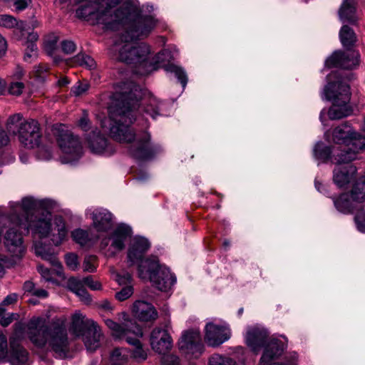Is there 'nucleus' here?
Instances as JSON below:
<instances>
[{
  "label": "nucleus",
  "instance_id": "nucleus-1",
  "mask_svg": "<svg viewBox=\"0 0 365 365\" xmlns=\"http://www.w3.org/2000/svg\"><path fill=\"white\" fill-rule=\"evenodd\" d=\"M61 4L69 0H58ZM86 4L77 15L93 24H103L108 29L125 27L130 40L147 37L157 24L150 15H140V9L128 0H75Z\"/></svg>",
  "mask_w": 365,
  "mask_h": 365
},
{
  "label": "nucleus",
  "instance_id": "nucleus-2",
  "mask_svg": "<svg viewBox=\"0 0 365 365\" xmlns=\"http://www.w3.org/2000/svg\"><path fill=\"white\" fill-rule=\"evenodd\" d=\"M138 92V87L132 82L123 83L113 94V98L116 101L114 105L116 113L107 120L114 140L120 143H132L130 154L135 158L147 160L155 153V149L150 144V134L143 131L137 135L130 128L133 119L145 129L149 126L146 120L135 116V111L139 108Z\"/></svg>",
  "mask_w": 365,
  "mask_h": 365
},
{
  "label": "nucleus",
  "instance_id": "nucleus-3",
  "mask_svg": "<svg viewBox=\"0 0 365 365\" xmlns=\"http://www.w3.org/2000/svg\"><path fill=\"white\" fill-rule=\"evenodd\" d=\"M150 244L144 237H134L128 251V262L130 266L137 264L138 276L150 280L160 291L166 292L175 284L176 278L169 269L159 264L156 257L144 259Z\"/></svg>",
  "mask_w": 365,
  "mask_h": 365
},
{
  "label": "nucleus",
  "instance_id": "nucleus-4",
  "mask_svg": "<svg viewBox=\"0 0 365 365\" xmlns=\"http://www.w3.org/2000/svg\"><path fill=\"white\" fill-rule=\"evenodd\" d=\"M28 336L36 346L53 351L56 357L64 358L68 354L67 330L59 319L46 325L44 318L33 317L28 324Z\"/></svg>",
  "mask_w": 365,
  "mask_h": 365
},
{
  "label": "nucleus",
  "instance_id": "nucleus-5",
  "mask_svg": "<svg viewBox=\"0 0 365 365\" xmlns=\"http://www.w3.org/2000/svg\"><path fill=\"white\" fill-rule=\"evenodd\" d=\"M14 223L17 225H23L24 230L31 232L34 248L36 242L45 246L38 241V239L50 237L51 240L56 246L60 245L67 239L68 229L63 219L57 216L52 221L51 215L48 212H36L26 222H23V220L18 217L16 222Z\"/></svg>",
  "mask_w": 365,
  "mask_h": 365
},
{
  "label": "nucleus",
  "instance_id": "nucleus-6",
  "mask_svg": "<svg viewBox=\"0 0 365 365\" xmlns=\"http://www.w3.org/2000/svg\"><path fill=\"white\" fill-rule=\"evenodd\" d=\"M110 52L114 59L132 64L137 74L147 75L155 69V66L149 61V46L145 43L135 44L123 36L111 47Z\"/></svg>",
  "mask_w": 365,
  "mask_h": 365
},
{
  "label": "nucleus",
  "instance_id": "nucleus-7",
  "mask_svg": "<svg viewBox=\"0 0 365 365\" xmlns=\"http://www.w3.org/2000/svg\"><path fill=\"white\" fill-rule=\"evenodd\" d=\"M245 339L247 346L256 353L266 345L260 359L262 365L280 356L285 349L284 344L278 339H269L268 331L258 325L247 327Z\"/></svg>",
  "mask_w": 365,
  "mask_h": 365
},
{
  "label": "nucleus",
  "instance_id": "nucleus-8",
  "mask_svg": "<svg viewBox=\"0 0 365 365\" xmlns=\"http://www.w3.org/2000/svg\"><path fill=\"white\" fill-rule=\"evenodd\" d=\"M327 99L332 101L328 111L331 120H339L350 115L353 108L349 104L351 93L349 86L341 81L329 82L324 90Z\"/></svg>",
  "mask_w": 365,
  "mask_h": 365
},
{
  "label": "nucleus",
  "instance_id": "nucleus-9",
  "mask_svg": "<svg viewBox=\"0 0 365 365\" xmlns=\"http://www.w3.org/2000/svg\"><path fill=\"white\" fill-rule=\"evenodd\" d=\"M22 115L15 114L6 123L9 133L17 135L21 144L28 149L38 148L41 141L40 125L37 120L29 119L21 121Z\"/></svg>",
  "mask_w": 365,
  "mask_h": 365
},
{
  "label": "nucleus",
  "instance_id": "nucleus-10",
  "mask_svg": "<svg viewBox=\"0 0 365 365\" xmlns=\"http://www.w3.org/2000/svg\"><path fill=\"white\" fill-rule=\"evenodd\" d=\"M105 323L111 330L113 336L118 339H124L134 346L132 357L138 361H144L148 357L147 351L143 348L138 339L143 336V331L136 322L129 321L120 325L112 319H105Z\"/></svg>",
  "mask_w": 365,
  "mask_h": 365
},
{
  "label": "nucleus",
  "instance_id": "nucleus-11",
  "mask_svg": "<svg viewBox=\"0 0 365 365\" xmlns=\"http://www.w3.org/2000/svg\"><path fill=\"white\" fill-rule=\"evenodd\" d=\"M11 217L2 215L0 217V231L1 234L6 230L4 243L7 251L11 254L13 258L20 259L25 252V246L23 242V237L20 230L24 229L23 225H17L14 222Z\"/></svg>",
  "mask_w": 365,
  "mask_h": 365
},
{
  "label": "nucleus",
  "instance_id": "nucleus-12",
  "mask_svg": "<svg viewBox=\"0 0 365 365\" xmlns=\"http://www.w3.org/2000/svg\"><path fill=\"white\" fill-rule=\"evenodd\" d=\"M35 253L43 260L47 261L52 266V269L41 264L38 266V271L46 282H51L53 284H58L59 282L56 277L61 279H65L62 265L56 254L51 251L50 247L43 246L41 244L36 242Z\"/></svg>",
  "mask_w": 365,
  "mask_h": 365
},
{
  "label": "nucleus",
  "instance_id": "nucleus-13",
  "mask_svg": "<svg viewBox=\"0 0 365 365\" xmlns=\"http://www.w3.org/2000/svg\"><path fill=\"white\" fill-rule=\"evenodd\" d=\"M58 143L63 155L61 161L71 163L78 160L82 155V145L78 136L68 130L62 131L58 137Z\"/></svg>",
  "mask_w": 365,
  "mask_h": 365
},
{
  "label": "nucleus",
  "instance_id": "nucleus-14",
  "mask_svg": "<svg viewBox=\"0 0 365 365\" xmlns=\"http://www.w3.org/2000/svg\"><path fill=\"white\" fill-rule=\"evenodd\" d=\"M346 150L341 152L339 155L335 157L334 160L338 164H346L357 158V154L365 150V136L360 133L355 132L354 135L345 145Z\"/></svg>",
  "mask_w": 365,
  "mask_h": 365
},
{
  "label": "nucleus",
  "instance_id": "nucleus-15",
  "mask_svg": "<svg viewBox=\"0 0 365 365\" xmlns=\"http://www.w3.org/2000/svg\"><path fill=\"white\" fill-rule=\"evenodd\" d=\"M39 205V202L32 197H25L21 202H11L10 212L5 216L11 217L14 220L19 217L23 222H26L31 219V215H35L33 212H36Z\"/></svg>",
  "mask_w": 365,
  "mask_h": 365
},
{
  "label": "nucleus",
  "instance_id": "nucleus-16",
  "mask_svg": "<svg viewBox=\"0 0 365 365\" xmlns=\"http://www.w3.org/2000/svg\"><path fill=\"white\" fill-rule=\"evenodd\" d=\"M178 346L179 349L185 354L198 357L203 350L199 330H190L184 332L178 342Z\"/></svg>",
  "mask_w": 365,
  "mask_h": 365
},
{
  "label": "nucleus",
  "instance_id": "nucleus-17",
  "mask_svg": "<svg viewBox=\"0 0 365 365\" xmlns=\"http://www.w3.org/2000/svg\"><path fill=\"white\" fill-rule=\"evenodd\" d=\"M131 229L129 226L125 225H120L115 230L112 235L108 238L103 239L101 242V248L107 247L110 242L108 252L110 255L121 251L125 247V241L130 235Z\"/></svg>",
  "mask_w": 365,
  "mask_h": 365
},
{
  "label": "nucleus",
  "instance_id": "nucleus-18",
  "mask_svg": "<svg viewBox=\"0 0 365 365\" xmlns=\"http://www.w3.org/2000/svg\"><path fill=\"white\" fill-rule=\"evenodd\" d=\"M360 55L358 51L348 52L337 51L327 60L326 64L329 67H339L344 69L355 68L359 64Z\"/></svg>",
  "mask_w": 365,
  "mask_h": 365
},
{
  "label": "nucleus",
  "instance_id": "nucleus-19",
  "mask_svg": "<svg viewBox=\"0 0 365 365\" xmlns=\"http://www.w3.org/2000/svg\"><path fill=\"white\" fill-rule=\"evenodd\" d=\"M150 344L155 352L165 354L172 349L173 340L167 329L155 327L150 333Z\"/></svg>",
  "mask_w": 365,
  "mask_h": 365
},
{
  "label": "nucleus",
  "instance_id": "nucleus-20",
  "mask_svg": "<svg viewBox=\"0 0 365 365\" xmlns=\"http://www.w3.org/2000/svg\"><path fill=\"white\" fill-rule=\"evenodd\" d=\"M205 340L212 346H218L227 341L230 336V329L225 325L208 322L205 326Z\"/></svg>",
  "mask_w": 365,
  "mask_h": 365
},
{
  "label": "nucleus",
  "instance_id": "nucleus-21",
  "mask_svg": "<svg viewBox=\"0 0 365 365\" xmlns=\"http://www.w3.org/2000/svg\"><path fill=\"white\" fill-rule=\"evenodd\" d=\"M93 220V227L97 232H107L113 226V215L106 209H88L86 212Z\"/></svg>",
  "mask_w": 365,
  "mask_h": 365
},
{
  "label": "nucleus",
  "instance_id": "nucleus-22",
  "mask_svg": "<svg viewBox=\"0 0 365 365\" xmlns=\"http://www.w3.org/2000/svg\"><path fill=\"white\" fill-rule=\"evenodd\" d=\"M132 312L141 322H153L158 317L155 308L151 304L142 300L133 303Z\"/></svg>",
  "mask_w": 365,
  "mask_h": 365
},
{
  "label": "nucleus",
  "instance_id": "nucleus-23",
  "mask_svg": "<svg viewBox=\"0 0 365 365\" xmlns=\"http://www.w3.org/2000/svg\"><path fill=\"white\" fill-rule=\"evenodd\" d=\"M356 167L351 165H338L333 171V180L339 187H345L354 178Z\"/></svg>",
  "mask_w": 365,
  "mask_h": 365
},
{
  "label": "nucleus",
  "instance_id": "nucleus-24",
  "mask_svg": "<svg viewBox=\"0 0 365 365\" xmlns=\"http://www.w3.org/2000/svg\"><path fill=\"white\" fill-rule=\"evenodd\" d=\"M88 144L91 150L96 154L111 155L114 150L108 144L107 139L96 131H93L88 138Z\"/></svg>",
  "mask_w": 365,
  "mask_h": 365
},
{
  "label": "nucleus",
  "instance_id": "nucleus-25",
  "mask_svg": "<svg viewBox=\"0 0 365 365\" xmlns=\"http://www.w3.org/2000/svg\"><path fill=\"white\" fill-rule=\"evenodd\" d=\"M97 324L92 319L86 318L81 312H77L72 316L71 331L76 336L83 335Z\"/></svg>",
  "mask_w": 365,
  "mask_h": 365
},
{
  "label": "nucleus",
  "instance_id": "nucleus-26",
  "mask_svg": "<svg viewBox=\"0 0 365 365\" xmlns=\"http://www.w3.org/2000/svg\"><path fill=\"white\" fill-rule=\"evenodd\" d=\"M71 237L81 247L88 248L98 241L99 235L94 234L91 230L76 229L71 232Z\"/></svg>",
  "mask_w": 365,
  "mask_h": 365
},
{
  "label": "nucleus",
  "instance_id": "nucleus-27",
  "mask_svg": "<svg viewBox=\"0 0 365 365\" xmlns=\"http://www.w3.org/2000/svg\"><path fill=\"white\" fill-rule=\"evenodd\" d=\"M336 208L343 213H351L362 210L361 207L351 199L350 193H343L334 200Z\"/></svg>",
  "mask_w": 365,
  "mask_h": 365
},
{
  "label": "nucleus",
  "instance_id": "nucleus-28",
  "mask_svg": "<svg viewBox=\"0 0 365 365\" xmlns=\"http://www.w3.org/2000/svg\"><path fill=\"white\" fill-rule=\"evenodd\" d=\"M355 130L348 123H342L334 128L332 133V140L334 143L344 145L350 141Z\"/></svg>",
  "mask_w": 365,
  "mask_h": 365
},
{
  "label": "nucleus",
  "instance_id": "nucleus-29",
  "mask_svg": "<svg viewBox=\"0 0 365 365\" xmlns=\"http://www.w3.org/2000/svg\"><path fill=\"white\" fill-rule=\"evenodd\" d=\"M356 0H343L339 10V16L341 21H347L356 25L357 18L356 16Z\"/></svg>",
  "mask_w": 365,
  "mask_h": 365
},
{
  "label": "nucleus",
  "instance_id": "nucleus-30",
  "mask_svg": "<svg viewBox=\"0 0 365 365\" xmlns=\"http://www.w3.org/2000/svg\"><path fill=\"white\" fill-rule=\"evenodd\" d=\"M10 349L11 350L8 357L11 364L21 365L27 361V351L13 339H10Z\"/></svg>",
  "mask_w": 365,
  "mask_h": 365
},
{
  "label": "nucleus",
  "instance_id": "nucleus-31",
  "mask_svg": "<svg viewBox=\"0 0 365 365\" xmlns=\"http://www.w3.org/2000/svg\"><path fill=\"white\" fill-rule=\"evenodd\" d=\"M67 287L85 304L91 302V297L84 287L83 279L80 280L75 277H71L68 280Z\"/></svg>",
  "mask_w": 365,
  "mask_h": 365
},
{
  "label": "nucleus",
  "instance_id": "nucleus-32",
  "mask_svg": "<svg viewBox=\"0 0 365 365\" xmlns=\"http://www.w3.org/2000/svg\"><path fill=\"white\" fill-rule=\"evenodd\" d=\"M101 337V330L97 324L83 336V341L86 349L90 351L96 350L100 346Z\"/></svg>",
  "mask_w": 365,
  "mask_h": 365
},
{
  "label": "nucleus",
  "instance_id": "nucleus-33",
  "mask_svg": "<svg viewBox=\"0 0 365 365\" xmlns=\"http://www.w3.org/2000/svg\"><path fill=\"white\" fill-rule=\"evenodd\" d=\"M351 199L364 210L365 203V177L359 178L350 191Z\"/></svg>",
  "mask_w": 365,
  "mask_h": 365
},
{
  "label": "nucleus",
  "instance_id": "nucleus-34",
  "mask_svg": "<svg viewBox=\"0 0 365 365\" xmlns=\"http://www.w3.org/2000/svg\"><path fill=\"white\" fill-rule=\"evenodd\" d=\"M339 36L342 46L346 48L354 47L358 40L354 31L347 25H344L341 28Z\"/></svg>",
  "mask_w": 365,
  "mask_h": 365
},
{
  "label": "nucleus",
  "instance_id": "nucleus-35",
  "mask_svg": "<svg viewBox=\"0 0 365 365\" xmlns=\"http://www.w3.org/2000/svg\"><path fill=\"white\" fill-rule=\"evenodd\" d=\"M163 103H160L156 98H150L148 102L144 103L143 111L150 115L153 119L160 115Z\"/></svg>",
  "mask_w": 365,
  "mask_h": 365
},
{
  "label": "nucleus",
  "instance_id": "nucleus-36",
  "mask_svg": "<svg viewBox=\"0 0 365 365\" xmlns=\"http://www.w3.org/2000/svg\"><path fill=\"white\" fill-rule=\"evenodd\" d=\"M331 155L330 148L324 145L323 143L319 142L314 148V156L316 159L326 161Z\"/></svg>",
  "mask_w": 365,
  "mask_h": 365
},
{
  "label": "nucleus",
  "instance_id": "nucleus-37",
  "mask_svg": "<svg viewBox=\"0 0 365 365\" xmlns=\"http://www.w3.org/2000/svg\"><path fill=\"white\" fill-rule=\"evenodd\" d=\"M73 62L81 66L92 69L96 67V62L93 58L83 53H79L73 58Z\"/></svg>",
  "mask_w": 365,
  "mask_h": 365
},
{
  "label": "nucleus",
  "instance_id": "nucleus-38",
  "mask_svg": "<svg viewBox=\"0 0 365 365\" xmlns=\"http://www.w3.org/2000/svg\"><path fill=\"white\" fill-rule=\"evenodd\" d=\"M165 70L168 72L174 73L175 76L178 78V79L180 81V82L182 85V87L183 88L185 87V86L187 84V76H186L185 71L180 67H178L173 64H170L166 67Z\"/></svg>",
  "mask_w": 365,
  "mask_h": 365
},
{
  "label": "nucleus",
  "instance_id": "nucleus-39",
  "mask_svg": "<svg viewBox=\"0 0 365 365\" xmlns=\"http://www.w3.org/2000/svg\"><path fill=\"white\" fill-rule=\"evenodd\" d=\"M210 365H235V362L230 358L224 357L219 354H214L209 361Z\"/></svg>",
  "mask_w": 365,
  "mask_h": 365
},
{
  "label": "nucleus",
  "instance_id": "nucleus-40",
  "mask_svg": "<svg viewBox=\"0 0 365 365\" xmlns=\"http://www.w3.org/2000/svg\"><path fill=\"white\" fill-rule=\"evenodd\" d=\"M89 84L86 81L78 82L71 88V93L75 96H80L85 94L89 89Z\"/></svg>",
  "mask_w": 365,
  "mask_h": 365
},
{
  "label": "nucleus",
  "instance_id": "nucleus-41",
  "mask_svg": "<svg viewBox=\"0 0 365 365\" xmlns=\"http://www.w3.org/2000/svg\"><path fill=\"white\" fill-rule=\"evenodd\" d=\"M83 268L84 272H93L96 269V257L91 255L85 257Z\"/></svg>",
  "mask_w": 365,
  "mask_h": 365
},
{
  "label": "nucleus",
  "instance_id": "nucleus-42",
  "mask_svg": "<svg viewBox=\"0 0 365 365\" xmlns=\"http://www.w3.org/2000/svg\"><path fill=\"white\" fill-rule=\"evenodd\" d=\"M133 294V288L132 285L125 286L122 289L115 293V298L118 301H124L128 299Z\"/></svg>",
  "mask_w": 365,
  "mask_h": 365
},
{
  "label": "nucleus",
  "instance_id": "nucleus-43",
  "mask_svg": "<svg viewBox=\"0 0 365 365\" xmlns=\"http://www.w3.org/2000/svg\"><path fill=\"white\" fill-rule=\"evenodd\" d=\"M9 354L7 338L2 332H0V361L5 359Z\"/></svg>",
  "mask_w": 365,
  "mask_h": 365
},
{
  "label": "nucleus",
  "instance_id": "nucleus-44",
  "mask_svg": "<svg viewBox=\"0 0 365 365\" xmlns=\"http://www.w3.org/2000/svg\"><path fill=\"white\" fill-rule=\"evenodd\" d=\"M122 349H115L110 355L111 360L115 364H120L127 359V355Z\"/></svg>",
  "mask_w": 365,
  "mask_h": 365
},
{
  "label": "nucleus",
  "instance_id": "nucleus-45",
  "mask_svg": "<svg viewBox=\"0 0 365 365\" xmlns=\"http://www.w3.org/2000/svg\"><path fill=\"white\" fill-rule=\"evenodd\" d=\"M77 125L82 130L88 131L91 128V122L88 118V113L85 110H83L81 116L77 121Z\"/></svg>",
  "mask_w": 365,
  "mask_h": 365
},
{
  "label": "nucleus",
  "instance_id": "nucleus-46",
  "mask_svg": "<svg viewBox=\"0 0 365 365\" xmlns=\"http://www.w3.org/2000/svg\"><path fill=\"white\" fill-rule=\"evenodd\" d=\"M16 25V20L10 15H0V26L12 28Z\"/></svg>",
  "mask_w": 365,
  "mask_h": 365
},
{
  "label": "nucleus",
  "instance_id": "nucleus-47",
  "mask_svg": "<svg viewBox=\"0 0 365 365\" xmlns=\"http://www.w3.org/2000/svg\"><path fill=\"white\" fill-rule=\"evenodd\" d=\"M24 89V84L22 82H12L9 87V92L11 95L20 96Z\"/></svg>",
  "mask_w": 365,
  "mask_h": 365
},
{
  "label": "nucleus",
  "instance_id": "nucleus-48",
  "mask_svg": "<svg viewBox=\"0 0 365 365\" xmlns=\"http://www.w3.org/2000/svg\"><path fill=\"white\" fill-rule=\"evenodd\" d=\"M66 263L71 270H76L78 266L77 256L75 254L69 253L66 255Z\"/></svg>",
  "mask_w": 365,
  "mask_h": 365
},
{
  "label": "nucleus",
  "instance_id": "nucleus-49",
  "mask_svg": "<svg viewBox=\"0 0 365 365\" xmlns=\"http://www.w3.org/2000/svg\"><path fill=\"white\" fill-rule=\"evenodd\" d=\"M83 283L92 290H100L102 288L101 282L94 280L91 276L83 278Z\"/></svg>",
  "mask_w": 365,
  "mask_h": 365
},
{
  "label": "nucleus",
  "instance_id": "nucleus-50",
  "mask_svg": "<svg viewBox=\"0 0 365 365\" xmlns=\"http://www.w3.org/2000/svg\"><path fill=\"white\" fill-rule=\"evenodd\" d=\"M61 48L66 54H71L76 50V45L72 41L66 40L61 42Z\"/></svg>",
  "mask_w": 365,
  "mask_h": 365
},
{
  "label": "nucleus",
  "instance_id": "nucleus-51",
  "mask_svg": "<svg viewBox=\"0 0 365 365\" xmlns=\"http://www.w3.org/2000/svg\"><path fill=\"white\" fill-rule=\"evenodd\" d=\"M19 315L14 313H9L1 317L0 324L2 327H7L14 320L17 319Z\"/></svg>",
  "mask_w": 365,
  "mask_h": 365
},
{
  "label": "nucleus",
  "instance_id": "nucleus-52",
  "mask_svg": "<svg viewBox=\"0 0 365 365\" xmlns=\"http://www.w3.org/2000/svg\"><path fill=\"white\" fill-rule=\"evenodd\" d=\"M131 280L132 277L129 273H125L123 274H118L116 275V281L120 285H130Z\"/></svg>",
  "mask_w": 365,
  "mask_h": 365
},
{
  "label": "nucleus",
  "instance_id": "nucleus-53",
  "mask_svg": "<svg viewBox=\"0 0 365 365\" xmlns=\"http://www.w3.org/2000/svg\"><path fill=\"white\" fill-rule=\"evenodd\" d=\"M58 38L55 36L45 42V48L49 54H52L56 49Z\"/></svg>",
  "mask_w": 365,
  "mask_h": 365
},
{
  "label": "nucleus",
  "instance_id": "nucleus-54",
  "mask_svg": "<svg viewBox=\"0 0 365 365\" xmlns=\"http://www.w3.org/2000/svg\"><path fill=\"white\" fill-rule=\"evenodd\" d=\"M14 262V258L12 260H10L6 257L0 255V274L4 273L5 267L12 266Z\"/></svg>",
  "mask_w": 365,
  "mask_h": 365
},
{
  "label": "nucleus",
  "instance_id": "nucleus-55",
  "mask_svg": "<svg viewBox=\"0 0 365 365\" xmlns=\"http://www.w3.org/2000/svg\"><path fill=\"white\" fill-rule=\"evenodd\" d=\"M31 3V0H14V5L17 11L26 9Z\"/></svg>",
  "mask_w": 365,
  "mask_h": 365
},
{
  "label": "nucleus",
  "instance_id": "nucleus-56",
  "mask_svg": "<svg viewBox=\"0 0 365 365\" xmlns=\"http://www.w3.org/2000/svg\"><path fill=\"white\" fill-rule=\"evenodd\" d=\"M98 308L104 310L107 312H111L113 310V307L110 304V302L106 299L101 301L99 302L98 305Z\"/></svg>",
  "mask_w": 365,
  "mask_h": 365
},
{
  "label": "nucleus",
  "instance_id": "nucleus-57",
  "mask_svg": "<svg viewBox=\"0 0 365 365\" xmlns=\"http://www.w3.org/2000/svg\"><path fill=\"white\" fill-rule=\"evenodd\" d=\"M24 290L26 293H28L31 295L34 294V292H35L36 287L34 282L31 281H26L24 284Z\"/></svg>",
  "mask_w": 365,
  "mask_h": 365
},
{
  "label": "nucleus",
  "instance_id": "nucleus-58",
  "mask_svg": "<svg viewBox=\"0 0 365 365\" xmlns=\"http://www.w3.org/2000/svg\"><path fill=\"white\" fill-rule=\"evenodd\" d=\"M18 299V295L15 293H12L6 296V297L2 302L4 305H10L16 302Z\"/></svg>",
  "mask_w": 365,
  "mask_h": 365
},
{
  "label": "nucleus",
  "instance_id": "nucleus-59",
  "mask_svg": "<svg viewBox=\"0 0 365 365\" xmlns=\"http://www.w3.org/2000/svg\"><path fill=\"white\" fill-rule=\"evenodd\" d=\"M355 222L357 229L361 232H365V217L361 218L359 215H356L355 217Z\"/></svg>",
  "mask_w": 365,
  "mask_h": 365
},
{
  "label": "nucleus",
  "instance_id": "nucleus-60",
  "mask_svg": "<svg viewBox=\"0 0 365 365\" xmlns=\"http://www.w3.org/2000/svg\"><path fill=\"white\" fill-rule=\"evenodd\" d=\"M166 365H180V359L175 355L168 356L165 359Z\"/></svg>",
  "mask_w": 365,
  "mask_h": 365
},
{
  "label": "nucleus",
  "instance_id": "nucleus-61",
  "mask_svg": "<svg viewBox=\"0 0 365 365\" xmlns=\"http://www.w3.org/2000/svg\"><path fill=\"white\" fill-rule=\"evenodd\" d=\"M38 157L42 160H48L51 158V152L49 150L39 149L38 151Z\"/></svg>",
  "mask_w": 365,
  "mask_h": 365
},
{
  "label": "nucleus",
  "instance_id": "nucleus-62",
  "mask_svg": "<svg viewBox=\"0 0 365 365\" xmlns=\"http://www.w3.org/2000/svg\"><path fill=\"white\" fill-rule=\"evenodd\" d=\"M9 143V138L4 130L0 126V148L5 146Z\"/></svg>",
  "mask_w": 365,
  "mask_h": 365
},
{
  "label": "nucleus",
  "instance_id": "nucleus-63",
  "mask_svg": "<svg viewBox=\"0 0 365 365\" xmlns=\"http://www.w3.org/2000/svg\"><path fill=\"white\" fill-rule=\"evenodd\" d=\"M33 296L38 298H46L48 297V292L43 289L36 288Z\"/></svg>",
  "mask_w": 365,
  "mask_h": 365
},
{
  "label": "nucleus",
  "instance_id": "nucleus-64",
  "mask_svg": "<svg viewBox=\"0 0 365 365\" xmlns=\"http://www.w3.org/2000/svg\"><path fill=\"white\" fill-rule=\"evenodd\" d=\"M24 70L22 68L18 66L16 68L15 72L13 74V76L15 79H20L24 76Z\"/></svg>",
  "mask_w": 365,
  "mask_h": 365
}]
</instances>
